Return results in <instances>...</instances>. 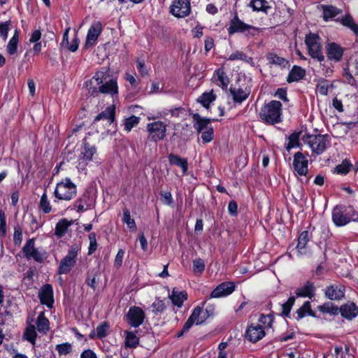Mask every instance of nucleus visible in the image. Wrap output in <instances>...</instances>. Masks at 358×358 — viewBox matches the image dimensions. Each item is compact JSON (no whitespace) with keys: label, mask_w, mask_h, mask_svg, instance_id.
<instances>
[{"label":"nucleus","mask_w":358,"mask_h":358,"mask_svg":"<svg viewBox=\"0 0 358 358\" xmlns=\"http://www.w3.org/2000/svg\"><path fill=\"white\" fill-rule=\"evenodd\" d=\"M201 133V139L203 143H209L213 139V127L208 128L207 130L203 131Z\"/></svg>","instance_id":"0e129e2a"},{"label":"nucleus","mask_w":358,"mask_h":358,"mask_svg":"<svg viewBox=\"0 0 358 358\" xmlns=\"http://www.w3.org/2000/svg\"><path fill=\"white\" fill-rule=\"evenodd\" d=\"M87 195H83L78 198L73 203V206L77 208L78 213L84 212L90 208L91 205L87 202Z\"/></svg>","instance_id":"c9c22d12"},{"label":"nucleus","mask_w":358,"mask_h":358,"mask_svg":"<svg viewBox=\"0 0 358 358\" xmlns=\"http://www.w3.org/2000/svg\"><path fill=\"white\" fill-rule=\"evenodd\" d=\"M23 253L27 259H33L37 262H42L45 259V252H41L34 247V239L27 241L22 248Z\"/></svg>","instance_id":"6e6552de"},{"label":"nucleus","mask_w":358,"mask_h":358,"mask_svg":"<svg viewBox=\"0 0 358 358\" xmlns=\"http://www.w3.org/2000/svg\"><path fill=\"white\" fill-rule=\"evenodd\" d=\"M19 41V31L16 29L13 37L10 39L7 45V52L10 55H14L17 50V44Z\"/></svg>","instance_id":"58836bf2"},{"label":"nucleus","mask_w":358,"mask_h":358,"mask_svg":"<svg viewBox=\"0 0 358 358\" xmlns=\"http://www.w3.org/2000/svg\"><path fill=\"white\" fill-rule=\"evenodd\" d=\"M22 241V229L19 225H17L14 227L13 243L16 245H20Z\"/></svg>","instance_id":"4d7b16f0"},{"label":"nucleus","mask_w":358,"mask_h":358,"mask_svg":"<svg viewBox=\"0 0 358 358\" xmlns=\"http://www.w3.org/2000/svg\"><path fill=\"white\" fill-rule=\"evenodd\" d=\"M204 261L201 258H197L193 261V272L195 273H201L205 269Z\"/></svg>","instance_id":"6e6d98bb"},{"label":"nucleus","mask_w":358,"mask_h":358,"mask_svg":"<svg viewBox=\"0 0 358 358\" xmlns=\"http://www.w3.org/2000/svg\"><path fill=\"white\" fill-rule=\"evenodd\" d=\"M36 324L37 330L40 333L45 334L50 329L49 321L45 317L43 313H40V315L38 316Z\"/></svg>","instance_id":"473e14b6"},{"label":"nucleus","mask_w":358,"mask_h":358,"mask_svg":"<svg viewBox=\"0 0 358 358\" xmlns=\"http://www.w3.org/2000/svg\"><path fill=\"white\" fill-rule=\"evenodd\" d=\"M115 119V108L113 106L108 107L104 111L99 113L94 118V122L100 120H107L110 123L113 122Z\"/></svg>","instance_id":"72a5a7b5"},{"label":"nucleus","mask_w":358,"mask_h":358,"mask_svg":"<svg viewBox=\"0 0 358 358\" xmlns=\"http://www.w3.org/2000/svg\"><path fill=\"white\" fill-rule=\"evenodd\" d=\"M339 311L343 317L351 320L357 316L358 307L355 303L348 302L341 306Z\"/></svg>","instance_id":"aec40b11"},{"label":"nucleus","mask_w":358,"mask_h":358,"mask_svg":"<svg viewBox=\"0 0 358 358\" xmlns=\"http://www.w3.org/2000/svg\"><path fill=\"white\" fill-rule=\"evenodd\" d=\"M305 71L300 66H294L289 73L287 82H296L301 80L305 76Z\"/></svg>","instance_id":"7c9ffc66"},{"label":"nucleus","mask_w":358,"mask_h":358,"mask_svg":"<svg viewBox=\"0 0 358 358\" xmlns=\"http://www.w3.org/2000/svg\"><path fill=\"white\" fill-rule=\"evenodd\" d=\"M10 24V20L0 24V36H1L4 41L7 39Z\"/></svg>","instance_id":"680f3d73"},{"label":"nucleus","mask_w":358,"mask_h":358,"mask_svg":"<svg viewBox=\"0 0 358 358\" xmlns=\"http://www.w3.org/2000/svg\"><path fill=\"white\" fill-rule=\"evenodd\" d=\"M259 322L262 325L264 329L265 328H271L273 322V316L272 315H262L259 319Z\"/></svg>","instance_id":"5fc2aeb1"},{"label":"nucleus","mask_w":358,"mask_h":358,"mask_svg":"<svg viewBox=\"0 0 358 358\" xmlns=\"http://www.w3.org/2000/svg\"><path fill=\"white\" fill-rule=\"evenodd\" d=\"M294 302H295V297L294 296H290L287 302H285V303H283L282 305V314L283 315H285V316H288L290 311H291V309L293 306V305L294 304Z\"/></svg>","instance_id":"864d4df0"},{"label":"nucleus","mask_w":358,"mask_h":358,"mask_svg":"<svg viewBox=\"0 0 358 358\" xmlns=\"http://www.w3.org/2000/svg\"><path fill=\"white\" fill-rule=\"evenodd\" d=\"M308 160L301 152H297L294 155L293 167L296 174L306 176L308 172Z\"/></svg>","instance_id":"9d476101"},{"label":"nucleus","mask_w":358,"mask_h":358,"mask_svg":"<svg viewBox=\"0 0 358 358\" xmlns=\"http://www.w3.org/2000/svg\"><path fill=\"white\" fill-rule=\"evenodd\" d=\"M229 59L231 61L241 60L246 63L250 64L252 66L255 65L253 59L251 57L247 56L245 53L241 51H236L229 55Z\"/></svg>","instance_id":"4c0bfd02"},{"label":"nucleus","mask_w":358,"mask_h":358,"mask_svg":"<svg viewBox=\"0 0 358 358\" xmlns=\"http://www.w3.org/2000/svg\"><path fill=\"white\" fill-rule=\"evenodd\" d=\"M125 347L134 348H136L139 343V338L136 336V334L132 331H125Z\"/></svg>","instance_id":"e433bc0d"},{"label":"nucleus","mask_w":358,"mask_h":358,"mask_svg":"<svg viewBox=\"0 0 358 358\" xmlns=\"http://www.w3.org/2000/svg\"><path fill=\"white\" fill-rule=\"evenodd\" d=\"M235 290V285L232 282H224L217 285L211 292L210 298H220L231 294Z\"/></svg>","instance_id":"f8f14e48"},{"label":"nucleus","mask_w":358,"mask_h":358,"mask_svg":"<svg viewBox=\"0 0 358 358\" xmlns=\"http://www.w3.org/2000/svg\"><path fill=\"white\" fill-rule=\"evenodd\" d=\"M102 31V25L99 22H96L92 24L90 27L85 46L86 48H89L94 45L99 36L101 34Z\"/></svg>","instance_id":"2eb2a0df"},{"label":"nucleus","mask_w":358,"mask_h":358,"mask_svg":"<svg viewBox=\"0 0 358 358\" xmlns=\"http://www.w3.org/2000/svg\"><path fill=\"white\" fill-rule=\"evenodd\" d=\"M80 250V247L78 245L74 244L70 247L66 255L60 262L57 270L58 274H67L70 272L76 264L78 254Z\"/></svg>","instance_id":"7ed1b4c3"},{"label":"nucleus","mask_w":358,"mask_h":358,"mask_svg":"<svg viewBox=\"0 0 358 358\" xmlns=\"http://www.w3.org/2000/svg\"><path fill=\"white\" fill-rule=\"evenodd\" d=\"M297 315V319L300 320L303 317H304L306 315H311L314 316V313L312 312L311 308H310V301H306L301 307H300L296 312Z\"/></svg>","instance_id":"79ce46f5"},{"label":"nucleus","mask_w":358,"mask_h":358,"mask_svg":"<svg viewBox=\"0 0 358 358\" xmlns=\"http://www.w3.org/2000/svg\"><path fill=\"white\" fill-rule=\"evenodd\" d=\"M108 329V325L106 323H104L101 325H99L96 328V334L99 338H103L107 335V331Z\"/></svg>","instance_id":"338daca9"},{"label":"nucleus","mask_w":358,"mask_h":358,"mask_svg":"<svg viewBox=\"0 0 358 358\" xmlns=\"http://www.w3.org/2000/svg\"><path fill=\"white\" fill-rule=\"evenodd\" d=\"M77 194L76 185L69 178H66L57 184L54 194L60 200L69 201L73 199Z\"/></svg>","instance_id":"f03ea898"},{"label":"nucleus","mask_w":358,"mask_h":358,"mask_svg":"<svg viewBox=\"0 0 358 358\" xmlns=\"http://www.w3.org/2000/svg\"><path fill=\"white\" fill-rule=\"evenodd\" d=\"M349 214L348 208L343 211L341 207L336 206L332 211V219L334 224L338 227L346 225L350 222Z\"/></svg>","instance_id":"dca6fc26"},{"label":"nucleus","mask_w":358,"mask_h":358,"mask_svg":"<svg viewBox=\"0 0 358 358\" xmlns=\"http://www.w3.org/2000/svg\"><path fill=\"white\" fill-rule=\"evenodd\" d=\"M106 79L105 73L103 71H98L95 75L85 83L88 94L92 96H96L100 93L101 84L104 82Z\"/></svg>","instance_id":"423d86ee"},{"label":"nucleus","mask_w":358,"mask_h":358,"mask_svg":"<svg viewBox=\"0 0 358 358\" xmlns=\"http://www.w3.org/2000/svg\"><path fill=\"white\" fill-rule=\"evenodd\" d=\"M297 296L308 297L311 299L315 294V287L313 282H306L303 286L299 287L296 290Z\"/></svg>","instance_id":"393cba45"},{"label":"nucleus","mask_w":358,"mask_h":358,"mask_svg":"<svg viewBox=\"0 0 358 358\" xmlns=\"http://www.w3.org/2000/svg\"><path fill=\"white\" fill-rule=\"evenodd\" d=\"M325 295L330 300H340L345 295V289L337 285H331L326 288Z\"/></svg>","instance_id":"5701e85b"},{"label":"nucleus","mask_w":358,"mask_h":358,"mask_svg":"<svg viewBox=\"0 0 358 358\" xmlns=\"http://www.w3.org/2000/svg\"><path fill=\"white\" fill-rule=\"evenodd\" d=\"M39 208L45 214L49 213L52 210V207L48 199V196L45 191L41 197Z\"/></svg>","instance_id":"49530a36"},{"label":"nucleus","mask_w":358,"mask_h":358,"mask_svg":"<svg viewBox=\"0 0 358 358\" xmlns=\"http://www.w3.org/2000/svg\"><path fill=\"white\" fill-rule=\"evenodd\" d=\"M147 130L149 138L155 141L163 140L166 136V125L162 121H156L148 124Z\"/></svg>","instance_id":"0eeeda50"},{"label":"nucleus","mask_w":358,"mask_h":358,"mask_svg":"<svg viewBox=\"0 0 358 358\" xmlns=\"http://www.w3.org/2000/svg\"><path fill=\"white\" fill-rule=\"evenodd\" d=\"M194 122V128L197 132H201L207 130L208 128H211L210 119L204 118L201 117L198 113H195L192 115Z\"/></svg>","instance_id":"412c9836"},{"label":"nucleus","mask_w":358,"mask_h":358,"mask_svg":"<svg viewBox=\"0 0 358 358\" xmlns=\"http://www.w3.org/2000/svg\"><path fill=\"white\" fill-rule=\"evenodd\" d=\"M85 283L92 289L95 290L98 285V281L96 280L95 275H93L92 276H91L90 275H87V278L85 280Z\"/></svg>","instance_id":"774afa93"},{"label":"nucleus","mask_w":358,"mask_h":358,"mask_svg":"<svg viewBox=\"0 0 358 358\" xmlns=\"http://www.w3.org/2000/svg\"><path fill=\"white\" fill-rule=\"evenodd\" d=\"M187 298V294L185 292H178L175 289H173L170 296L172 303L178 307H181Z\"/></svg>","instance_id":"2f4dec72"},{"label":"nucleus","mask_w":358,"mask_h":358,"mask_svg":"<svg viewBox=\"0 0 358 358\" xmlns=\"http://www.w3.org/2000/svg\"><path fill=\"white\" fill-rule=\"evenodd\" d=\"M317 309L322 313H329L330 315H336L338 313V308L331 303H325L319 306Z\"/></svg>","instance_id":"a18cd8bd"},{"label":"nucleus","mask_w":358,"mask_h":358,"mask_svg":"<svg viewBox=\"0 0 358 358\" xmlns=\"http://www.w3.org/2000/svg\"><path fill=\"white\" fill-rule=\"evenodd\" d=\"M340 22L343 26L350 28L355 34H358V24L355 23L351 16L342 17Z\"/></svg>","instance_id":"c03bdc74"},{"label":"nucleus","mask_w":358,"mask_h":358,"mask_svg":"<svg viewBox=\"0 0 358 358\" xmlns=\"http://www.w3.org/2000/svg\"><path fill=\"white\" fill-rule=\"evenodd\" d=\"M207 318L208 315H206L203 309L201 307H196L187 321L192 320L191 326L192 327L194 323L196 325L202 324Z\"/></svg>","instance_id":"b1692460"},{"label":"nucleus","mask_w":358,"mask_h":358,"mask_svg":"<svg viewBox=\"0 0 358 358\" xmlns=\"http://www.w3.org/2000/svg\"><path fill=\"white\" fill-rule=\"evenodd\" d=\"M6 234V220L4 211L0 210V236H4Z\"/></svg>","instance_id":"bf43d9fd"},{"label":"nucleus","mask_w":358,"mask_h":358,"mask_svg":"<svg viewBox=\"0 0 358 358\" xmlns=\"http://www.w3.org/2000/svg\"><path fill=\"white\" fill-rule=\"evenodd\" d=\"M23 336L27 341L34 345L37 336L35 326L33 324H29L24 332Z\"/></svg>","instance_id":"37998d69"},{"label":"nucleus","mask_w":358,"mask_h":358,"mask_svg":"<svg viewBox=\"0 0 358 358\" xmlns=\"http://www.w3.org/2000/svg\"><path fill=\"white\" fill-rule=\"evenodd\" d=\"M123 222L125 223L127 227L132 230H136V225L134 219L131 217L130 212L129 209H123Z\"/></svg>","instance_id":"09e8293b"},{"label":"nucleus","mask_w":358,"mask_h":358,"mask_svg":"<svg viewBox=\"0 0 358 358\" xmlns=\"http://www.w3.org/2000/svg\"><path fill=\"white\" fill-rule=\"evenodd\" d=\"M267 59L270 64L279 66L282 68H286L288 65V62L283 57H279L275 54H269L267 56Z\"/></svg>","instance_id":"a19ab883"},{"label":"nucleus","mask_w":358,"mask_h":358,"mask_svg":"<svg viewBox=\"0 0 358 358\" xmlns=\"http://www.w3.org/2000/svg\"><path fill=\"white\" fill-rule=\"evenodd\" d=\"M305 43L308 47V53L312 58L316 59L319 62L324 60V56L322 52L320 37L317 34L310 33L307 35Z\"/></svg>","instance_id":"39448f33"},{"label":"nucleus","mask_w":358,"mask_h":358,"mask_svg":"<svg viewBox=\"0 0 358 358\" xmlns=\"http://www.w3.org/2000/svg\"><path fill=\"white\" fill-rule=\"evenodd\" d=\"M265 336V330L260 324L250 325L245 332V337L251 342L255 343Z\"/></svg>","instance_id":"ddd939ff"},{"label":"nucleus","mask_w":358,"mask_h":358,"mask_svg":"<svg viewBox=\"0 0 358 358\" xmlns=\"http://www.w3.org/2000/svg\"><path fill=\"white\" fill-rule=\"evenodd\" d=\"M100 93L108 94L111 96L117 94L118 87L116 80L109 79L108 80H106V78L104 82L101 84Z\"/></svg>","instance_id":"4be33fe9"},{"label":"nucleus","mask_w":358,"mask_h":358,"mask_svg":"<svg viewBox=\"0 0 358 358\" xmlns=\"http://www.w3.org/2000/svg\"><path fill=\"white\" fill-rule=\"evenodd\" d=\"M127 319L131 327H138L144 321L145 313L141 308L133 306L129 308Z\"/></svg>","instance_id":"9b49d317"},{"label":"nucleus","mask_w":358,"mask_h":358,"mask_svg":"<svg viewBox=\"0 0 358 358\" xmlns=\"http://www.w3.org/2000/svg\"><path fill=\"white\" fill-rule=\"evenodd\" d=\"M250 29H255V27L243 22L237 15H235L230 22L228 32L229 35H232L236 32L250 31Z\"/></svg>","instance_id":"f3484780"},{"label":"nucleus","mask_w":358,"mask_h":358,"mask_svg":"<svg viewBox=\"0 0 358 358\" xmlns=\"http://www.w3.org/2000/svg\"><path fill=\"white\" fill-rule=\"evenodd\" d=\"M139 117L132 115L124 120V129L127 131H130L131 129L139 123Z\"/></svg>","instance_id":"3c124183"},{"label":"nucleus","mask_w":358,"mask_h":358,"mask_svg":"<svg viewBox=\"0 0 358 358\" xmlns=\"http://www.w3.org/2000/svg\"><path fill=\"white\" fill-rule=\"evenodd\" d=\"M303 141L308 144L312 152L316 155L322 154L329 144L327 135H306L303 136Z\"/></svg>","instance_id":"20e7f679"},{"label":"nucleus","mask_w":358,"mask_h":358,"mask_svg":"<svg viewBox=\"0 0 358 358\" xmlns=\"http://www.w3.org/2000/svg\"><path fill=\"white\" fill-rule=\"evenodd\" d=\"M217 80L220 82V86L226 89L229 83V80L222 69L216 71Z\"/></svg>","instance_id":"de8ad7c7"},{"label":"nucleus","mask_w":358,"mask_h":358,"mask_svg":"<svg viewBox=\"0 0 358 358\" xmlns=\"http://www.w3.org/2000/svg\"><path fill=\"white\" fill-rule=\"evenodd\" d=\"M309 241V233L308 231H302L299 238L296 250L299 255H305L306 253V245Z\"/></svg>","instance_id":"bb28decb"},{"label":"nucleus","mask_w":358,"mask_h":358,"mask_svg":"<svg viewBox=\"0 0 358 358\" xmlns=\"http://www.w3.org/2000/svg\"><path fill=\"white\" fill-rule=\"evenodd\" d=\"M153 312L155 313H163L166 309L165 303L162 300H156L152 303Z\"/></svg>","instance_id":"69168bd1"},{"label":"nucleus","mask_w":358,"mask_h":358,"mask_svg":"<svg viewBox=\"0 0 358 358\" xmlns=\"http://www.w3.org/2000/svg\"><path fill=\"white\" fill-rule=\"evenodd\" d=\"M56 350L60 355H66L71 352V345L68 343L59 344L56 346Z\"/></svg>","instance_id":"13d9d810"},{"label":"nucleus","mask_w":358,"mask_h":358,"mask_svg":"<svg viewBox=\"0 0 358 358\" xmlns=\"http://www.w3.org/2000/svg\"><path fill=\"white\" fill-rule=\"evenodd\" d=\"M317 91L323 96H326L328 94L329 85L327 80L320 81L316 86Z\"/></svg>","instance_id":"052dcab7"},{"label":"nucleus","mask_w":358,"mask_h":358,"mask_svg":"<svg viewBox=\"0 0 358 358\" xmlns=\"http://www.w3.org/2000/svg\"><path fill=\"white\" fill-rule=\"evenodd\" d=\"M229 92L232 96L234 101L241 103L249 96L250 94V88L247 86L245 87H241L240 86L238 87H231Z\"/></svg>","instance_id":"a211bd4d"},{"label":"nucleus","mask_w":358,"mask_h":358,"mask_svg":"<svg viewBox=\"0 0 358 358\" xmlns=\"http://www.w3.org/2000/svg\"><path fill=\"white\" fill-rule=\"evenodd\" d=\"M321 8L323 12V19L325 21L333 19L341 13L340 9L331 5H322Z\"/></svg>","instance_id":"c756f323"},{"label":"nucleus","mask_w":358,"mask_h":358,"mask_svg":"<svg viewBox=\"0 0 358 358\" xmlns=\"http://www.w3.org/2000/svg\"><path fill=\"white\" fill-rule=\"evenodd\" d=\"M71 224V222L68 221L66 219L59 220L56 224L55 227V235L59 237H62L66 233L68 227Z\"/></svg>","instance_id":"ea45409f"},{"label":"nucleus","mask_w":358,"mask_h":358,"mask_svg":"<svg viewBox=\"0 0 358 358\" xmlns=\"http://www.w3.org/2000/svg\"><path fill=\"white\" fill-rule=\"evenodd\" d=\"M352 166V164L348 161H343L341 164L335 168V172L341 175H346Z\"/></svg>","instance_id":"603ef678"},{"label":"nucleus","mask_w":358,"mask_h":358,"mask_svg":"<svg viewBox=\"0 0 358 358\" xmlns=\"http://www.w3.org/2000/svg\"><path fill=\"white\" fill-rule=\"evenodd\" d=\"M169 162L171 165H176L181 168L182 173L185 174L188 169V162L187 159L181 158L179 156L171 153L168 156Z\"/></svg>","instance_id":"a878e982"},{"label":"nucleus","mask_w":358,"mask_h":358,"mask_svg":"<svg viewBox=\"0 0 358 358\" xmlns=\"http://www.w3.org/2000/svg\"><path fill=\"white\" fill-rule=\"evenodd\" d=\"M216 99L215 94H213V90L210 92L203 93L197 99L204 108H208L210 103L213 102Z\"/></svg>","instance_id":"f704fd0d"},{"label":"nucleus","mask_w":358,"mask_h":358,"mask_svg":"<svg viewBox=\"0 0 358 358\" xmlns=\"http://www.w3.org/2000/svg\"><path fill=\"white\" fill-rule=\"evenodd\" d=\"M300 133H292L289 137V142L286 145V149L289 151L292 148L297 147L299 144Z\"/></svg>","instance_id":"8fccbe9b"},{"label":"nucleus","mask_w":358,"mask_h":358,"mask_svg":"<svg viewBox=\"0 0 358 358\" xmlns=\"http://www.w3.org/2000/svg\"><path fill=\"white\" fill-rule=\"evenodd\" d=\"M38 297L42 304L52 308L54 303L52 287L50 284L42 286L38 292Z\"/></svg>","instance_id":"4468645a"},{"label":"nucleus","mask_w":358,"mask_h":358,"mask_svg":"<svg viewBox=\"0 0 358 358\" xmlns=\"http://www.w3.org/2000/svg\"><path fill=\"white\" fill-rule=\"evenodd\" d=\"M89 240H90V247L88 254H92L97 248L96 234L94 232H91L89 234Z\"/></svg>","instance_id":"e2e57ef3"},{"label":"nucleus","mask_w":358,"mask_h":358,"mask_svg":"<svg viewBox=\"0 0 358 358\" xmlns=\"http://www.w3.org/2000/svg\"><path fill=\"white\" fill-rule=\"evenodd\" d=\"M96 152V148L94 146L90 145L85 141L83 143V147L82 148V151L80 155V159H83L84 161H90L92 159V157Z\"/></svg>","instance_id":"c85d7f7f"},{"label":"nucleus","mask_w":358,"mask_h":358,"mask_svg":"<svg viewBox=\"0 0 358 358\" xmlns=\"http://www.w3.org/2000/svg\"><path fill=\"white\" fill-rule=\"evenodd\" d=\"M327 57L330 60L339 62L343 55V49L336 43H329L327 46Z\"/></svg>","instance_id":"6ab92c4d"},{"label":"nucleus","mask_w":358,"mask_h":358,"mask_svg":"<svg viewBox=\"0 0 358 358\" xmlns=\"http://www.w3.org/2000/svg\"><path fill=\"white\" fill-rule=\"evenodd\" d=\"M249 6L252 8L253 11H262L265 13H268L271 9L266 0H251Z\"/></svg>","instance_id":"cd10ccee"},{"label":"nucleus","mask_w":358,"mask_h":358,"mask_svg":"<svg viewBox=\"0 0 358 358\" xmlns=\"http://www.w3.org/2000/svg\"><path fill=\"white\" fill-rule=\"evenodd\" d=\"M171 13L177 17H185L190 13V2L189 0H176L170 8Z\"/></svg>","instance_id":"1a4fd4ad"},{"label":"nucleus","mask_w":358,"mask_h":358,"mask_svg":"<svg viewBox=\"0 0 358 358\" xmlns=\"http://www.w3.org/2000/svg\"><path fill=\"white\" fill-rule=\"evenodd\" d=\"M282 106L275 100L264 104L259 113L261 121L268 124H275L282 122Z\"/></svg>","instance_id":"f257e3e1"}]
</instances>
